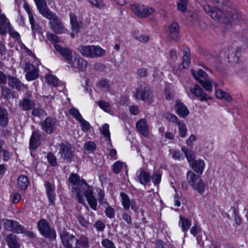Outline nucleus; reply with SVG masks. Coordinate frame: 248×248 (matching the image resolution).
I'll use <instances>...</instances> for the list:
<instances>
[{"instance_id":"f257e3e1","label":"nucleus","mask_w":248,"mask_h":248,"mask_svg":"<svg viewBox=\"0 0 248 248\" xmlns=\"http://www.w3.org/2000/svg\"><path fill=\"white\" fill-rule=\"evenodd\" d=\"M203 9L215 20L224 24L237 23L242 19L241 15L232 7H225L223 12L217 7H211L209 5H204Z\"/></svg>"},{"instance_id":"f03ea898","label":"nucleus","mask_w":248,"mask_h":248,"mask_svg":"<svg viewBox=\"0 0 248 248\" xmlns=\"http://www.w3.org/2000/svg\"><path fill=\"white\" fill-rule=\"evenodd\" d=\"M232 39L234 42L238 43L240 45V46H238L233 44V46L228 49V62L231 65H234L239 61L243 49L241 45L244 44L245 38L240 32H234L232 34Z\"/></svg>"},{"instance_id":"7ed1b4c3","label":"nucleus","mask_w":248,"mask_h":248,"mask_svg":"<svg viewBox=\"0 0 248 248\" xmlns=\"http://www.w3.org/2000/svg\"><path fill=\"white\" fill-rule=\"evenodd\" d=\"M78 50L83 56L91 58L100 57L105 54V51L99 46L81 45Z\"/></svg>"},{"instance_id":"20e7f679","label":"nucleus","mask_w":248,"mask_h":248,"mask_svg":"<svg viewBox=\"0 0 248 248\" xmlns=\"http://www.w3.org/2000/svg\"><path fill=\"white\" fill-rule=\"evenodd\" d=\"M186 178L188 184L200 194H202L205 191V184L200 176L191 171H188L186 173Z\"/></svg>"},{"instance_id":"39448f33","label":"nucleus","mask_w":248,"mask_h":248,"mask_svg":"<svg viewBox=\"0 0 248 248\" xmlns=\"http://www.w3.org/2000/svg\"><path fill=\"white\" fill-rule=\"evenodd\" d=\"M37 226L39 232L43 236L50 240L56 239V231L54 229L51 228L46 220L44 218L40 219L37 222Z\"/></svg>"},{"instance_id":"423d86ee","label":"nucleus","mask_w":248,"mask_h":248,"mask_svg":"<svg viewBox=\"0 0 248 248\" xmlns=\"http://www.w3.org/2000/svg\"><path fill=\"white\" fill-rule=\"evenodd\" d=\"M43 16L49 20L50 28L54 32L59 34L64 32V27L56 14L51 11Z\"/></svg>"},{"instance_id":"0eeeda50","label":"nucleus","mask_w":248,"mask_h":248,"mask_svg":"<svg viewBox=\"0 0 248 248\" xmlns=\"http://www.w3.org/2000/svg\"><path fill=\"white\" fill-rule=\"evenodd\" d=\"M62 242L66 248H80L79 240L72 234L63 231L60 234Z\"/></svg>"},{"instance_id":"6e6552de","label":"nucleus","mask_w":248,"mask_h":248,"mask_svg":"<svg viewBox=\"0 0 248 248\" xmlns=\"http://www.w3.org/2000/svg\"><path fill=\"white\" fill-rule=\"evenodd\" d=\"M135 96L137 99L150 102L153 94L149 87L144 84H140L137 88Z\"/></svg>"},{"instance_id":"1a4fd4ad","label":"nucleus","mask_w":248,"mask_h":248,"mask_svg":"<svg viewBox=\"0 0 248 248\" xmlns=\"http://www.w3.org/2000/svg\"><path fill=\"white\" fill-rule=\"evenodd\" d=\"M131 9L135 15L141 18L148 17L155 12L153 8L138 4H132Z\"/></svg>"},{"instance_id":"9d476101","label":"nucleus","mask_w":248,"mask_h":248,"mask_svg":"<svg viewBox=\"0 0 248 248\" xmlns=\"http://www.w3.org/2000/svg\"><path fill=\"white\" fill-rule=\"evenodd\" d=\"M87 66V61L78 56L75 57L74 60H72L68 65L77 72L84 71L86 70Z\"/></svg>"},{"instance_id":"9b49d317","label":"nucleus","mask_w":248,"mask_h":248,"mask_svg":"<svg viewBox=\"0 0 248 248\" xmlns=\"http://www.w3.org/2000/svg\"><path fill=\"white\" fill-rule=\"evenodd\" d=\"M74 150L69 144L62 143L60 145L59 153L62 158L71 162L73 157Z\"/></svg>"},{"instance_id":"f8f14e48","label":"nucleus","mask_w":248,"mask_h":248,"mask_svg":"<svg viewBox=\"0 0 248 248\" xmlns=\"http://www.w3.org/2000/svg\"><path fill=\"white\" fill-rule=\"evenodd\" d=\"M57 121L56 118L47 117L41 123V128L46 134H52L56 127Z\"/></svg>"},{"instance_id":"ddd939ff","label":"nucleus","mask_w":248,"mask_h":248,"mask_svg":"<svg viewBox=\"0 0 248 248\" xmlns=\"http://www.w3.org/2000/svg\"><path fill=\"white\" fill-rule=\"evenodd\" d=\"M54 46L62 56L64 61L69 64L73 59V51L67 47H62L59 45H55Z\"/></svg>"},{"instance_id":"4468645a","label":"nucleus","mask_w":248,"mask_h":248,"mask_svg":"<svg viewBox=\"0 0 248 248\" xmlns=\"http://www.w3.org/2000/svg\"><path fill=\"white\" fill-rule=\"evenodd\" d=\"M4 224L6 228L12 232L16 233H24L25 232L24 227L16 221L6 219Z\"/></svg>"},{"instance_id":"2eb2a0df","label":"nucleus","mask_w":248,"mask_h":248,"mask_svg":"<svg viewBox=\"0 0 248 248\" xmlns=\"http://www.w3.org/2000/svg\"><path fill=\"white\" fill-rule=\"evenodd\" d=\"M136 174V180L144 186L147 185L151 178L150 173L142 168L140 169Z\"/></svg>"},{"instance_id":"dca6fc26","label":"nucleus","mask_w":248,"mask_h":248,"mask_svg":"<svg viewBox=\"0 0 248 248\" xmlns=\"http://www.w3.org/2000/svg\"><path fill=\"white\" fill-rule=\"evenodd\" d=\"M190 92L201 101H206L210 99L198 84H195L194 87L190 89Z\"/></svg>"},{"instance_id":"f3484780","label":"nucleus","mask_w":248,"mask_h":248,"mask_svg":"<svg viewBox=\"0 0 248 248\" xmlns=\"http://www.w3.org/2000/svg\"><path fill=\"white\" fill-rule=\"evenodd\" d=\"M174 108L177 114L182 118L186 117L189 113L186 107L179 100H176Z\"/></svg>"},{"instance_id":"a211bd4d","label":"nucleus","mask_w":248,"mask_h":248,"mask_svg":"<svg viewBox=\"0 0 248 248\" xmlns=\"http://www.w3.org/2000/svg\"><path fill=\"white\" fill-rule=\"evenodd\" d=\"M84 194L91 208L94 210H96L97 202L96 198L93 195V192L92 189L88 186V189L84 191Z\"/></svg>"},{"instance_id":"6ab92c4d","label":"nucleus","mask_w":248,"mask_h":248,"mask_svg":"<svg viewBox=\"0 0 248 248\" xmlns=\"http://www.w3.org/2000/svg\"><path fill=\"white\" fill-rule=\"evenodd\" d=\"M11 27V25L4 14H0V34L4 35L6 34Z\"/></svg>"},{"instance_id":"aec40b11","label":"nucleus","mask_w":248,"mask_h":248,"mask_svg":"<svg viewBox=\"0 0 248 248\" xmlns=\"http://www.w3.org/2000/svg\"><path fill=\"white\" fill-rule=\"evenodd\" d=\"M70 22L72 25V31L78 34L80 28L83 27L84 24L81 21L77 20V16L73 13L70 14Z\"/></svg>"},{"instance_id":"412c9836","label":"nucleus","mask_w":248,"mask_h":248,"mask_svg":"<svg viewBox=\"0 0 248 248\" xmlns=\"http://www.w3.org/2000/svg\"><path fill=\"white\" fill-rule=\"evenodd\" d=\"M136 128L138 131L144 136H148L149 135L148 126L147 120L145 119H141L136 123Z\"/></svg>"},{"instance_id":"4be33fe9","label":"nucleus","mask_w":248,"mask_h":248,"mask_svg":"<svg viewBox=\"0 0 248 248\" xmlns=\"http://www.w3.org/2000/svg\"><path fill=\"white\" fill-rule=\"evenodd\" d=\"M179 36V26L176 22L172 23L170 26L168 31V39H176Z\"/></svg>"},{"instance_id":"5701e85b","label":"nucleus","mask_w":248,"mask_h":248,"mask_svg":"<svg viewBox=\"0 0 248 248\" xmlns=\"http://www.w3.org/2000/svg\"><path fill=\"white\" fill-rule=\"evenodd\" d=\"M39 13L44 16L51 11L48 8L46 0H34Z\"/></svg>"},{"instance_id":"b1692460","label":"nucleus","mask_w":248,"mask_h":248,"mask_svg":"<svg viewBox=\"0 0 248 248\" xmlns=\"http://www.w3.org/2000/svg\"><path fill=\"white\" fill-rule=\"evenodd\" d=\"M35 101L29 98H24L19 104V106L24 111L32 109L35 106Z\"/></svg>"},{"instance_id":"393cba45","label":"nucleus","mask_w":248,"mask_h":248,"mask_svg":"<svg viewBox=\"0 0 248 248\" xmlns=\"http://www.w3.org/2000/svg\"><path fill=\"white\" fill-rule=\"evenodd\" d=\"M190 166L195 172L197 173L202 174L203 171L204 163L202 160H196L190 163Z\"/></svg>"},{"instance_id":"a878e982","label":"nucleus","mask_w":248,"mask_h":248,"mask_svg":"<svg viewBox=\"0 0 248 248\" xmlns=\"http://www.w3.org/2000/svg\"><path fill=\"white\" fill-rule=\"evenodd\" d=\"M8 122V114L6 109L0 107V125L5 127L7 125Z\"/></svg>"},{"instance_id":"bb28decb","label":"nucleus","mask_w":248,"mask_h":248,"mask_svg":"<svg viewBox=\"0 0 248 248\" xmlns=\"http://www.w3.org/2000/svg\"><path fill=\"white\" fill-rule=\"evenodd\" d=\"M40 134L36 131L32 132L30 140V147L32 149H36L39 145Z\"/></svg>"},{"instance_id":"cd10ccee","label":"nucleus","mask_w":248,"mask_h":248,"mask_svg":"<svg viewBox=\"0 0 248 248\" xmlns=\"http://www.w3.org/2000/svg\"><path fill=\"white\" fill-rule=\"evenodd\" d=\"M8 84L13 88H15L18 91L20 90L23 87V84L18 78L11 76L9 77Z\"/></svg>"},{"instance_id":"c85d7f7f","label":"nucleus","mask_w":248,"mask_h":248,"mask_svg":"<svg viewBox=\"0 0 248 248\" xmlns=\"http://www.w3.org/2000/svg\"><path fill=\"white\" fill-rule=\"evenodd\" d=\"M6 242L10 248H19L16 236L13 234H9L6 239Z\"/></svg>"},{"instance_id":"c756f323","label":"nucleus","mask_w":248,"mask_h":248,"mask_svg":"<svg viewBox=\"0 0 248 248\" xmlns=\"http://www.w3.org/2000/svg\"><path fill=\"white\" fill-rule=\"evenodd\" d=\"M132 34L134 38L142 43H145L149 40V36L148 35L141 34L137 31H134Z\"/></svg>"},{"instance_id":"7c9ffc66","label":"nucleus","mask_w":248,"mask_h":248,"mask_svg":"<svg viewBox=\"0 0 248 248\" xmlns=\"http://www.w3.org/2000/svg\"><path fill=\"white\" fill-rule=\"evenodd\" d=\"M29 184L27 177L25 175H21L17 180L18 186L22 189H25Z\"/></svg>"},{"instance_id":"2f4dec72","label":"nucleus","mask_w":248,"mask_h":248,"mask_svg":"<svg viewBox=\"0 0 248 248\" xmlns=\"http://www.w3.org/2000/svg\"><path fill=\"white\" fill-rule=\"evenodd\" d=\"M120 196L122 198V202L124 208L126 210H128L129 209L131 202L128 196L124 192H121Z\"/></svg>"},{"instance_id":"473e14b6","label":"nucleus","mask_w":248,"mask_h":248,"mask_svg":"<svg viewBox=\"0 0 248 248\" xmlns=\"http://www.w3.org/2000/svg\"><path fill=\"white\" fill-rule=\"evenodd\" d=\"M184 51V54L181 64L183 66V68H186L188 67L190 63V59L189 58V55H188L189 53V49L187 47L185 46Z\"/></svg>"},{"instance_id":"72a5a7b5","label":"nucleus","mask_w":248,"mask_h":248,"mask_svg":"<svg viewBox=\"0 0 248 248\" xmlns=\"http://www.w3.org/2000/svg\"><path fill=\"white\" fill-rule=\"evenodd\" d=\"M182 150L184 152L185 156L189 163H190L192 162L195 158L194 152L192 150L188 148H186L185 147H182Z\"/></svg>"},{"instance_id":"f704fd0d","label":"nucleus","mask_w":248,"mask_h":248,"mask_svg":"<svg viewBox=\"0 0 248 248\" xmlns=\"http://www.w3.org/2000/svg\"><path fill=\"white\" fill-rule=\"evenodd\" d=\"M216 96L218 99H223L228 102H230L232 100L231 97L222 90H217L216 91Z\"/></svg>"},{"instance_id":"c9c22d12","label":"nucleus","mask_w":248,"mask_h":248,"mask_svg":"<svg viewBox=\"0 0 248 248\" xmlns=\"http://www.w3.org/2000/svg\"><path fill=\"white\" fill-rule=\"evenodd\" d=\"M191 73L193 76L197 81L198 79H202V80L208 79L207 74L202 69L199 70L197 73L195 72L193 69H192Z\"/></svg>"},{"instance_id":"e433bc0d","label":"nucleus","mask_w":248,"mask_h":248,"mask_svg":"<svg viewBox=\"0 0 248 248\" xmlns=\"http://www.w3.org/2000/svg\"><path fill=\"white\" fill-rule=\"evenodd\" d=\"M198 81L202 84L206 91L208 92H211L212 91L213 87L211 80H209L208 79H206L205 80L198 79Z\"/></svg>"},{"instance_id":"4c0bfd02","label":"nucleus","mask_w":248,"mask_h":248,"mask_svg":"<svg viewBox=\"0 0 248 248\" xmlns=\"http://www.w3.org/2000/svg\"><path fill=\"white\" fill-rule=\"evenodd\" d=\"M181 222L183 231L185 232L187 231L191 226V221L188 218L183 217H180V222Z\"/></svg>"},{"instance_id":"58836bf2","label":"nucleus","mask_w":248,"mask_h":248,"mask_svg":"<svg viewBox=\"0 0 248 248\" xmlns=\"http://www.w3.org/2000/svg\"><path fill=\"white\" fill-rule=\"evenodd\" d=\"M176 124L178 126L179 136L182 138L185 137L187 132V129L185 124L180 121Z\"/></svg>"},{"instance_id":"ea45409f","label":"nucleus","mask_w":248,"mask_h":248,"mask_svg":"<svg viewBox=\"0 0 248 248\" xmlns=\"http://www.w3.org/2000/svg\"><path fill=\"white\" fill-rule=\"evenodd\" d=\"M31 25V29L32 30L33 35H35V32L41 33L42 29L40 26L37 24L34 17L29 19Z\"/></svg>"},{"instance_id":"a19ab883","label":"nucleus","mask_w":248,"mask_h":248,"mask_svg":"<svg viewBox=\"0 0 248 248\" xmlns=\"http://www.w3.org/2000/svg\"><path fill=\"white\" fill-rule=\"evenodd\" d=\"M39 76L38 71L35 68L31 71H29L26 75V78L28 80H32L36 79Z\"/></svg>"},{"instance_id":"79ce46f5","label":"nucleus","mask_w":248,"mask_h":248,"mask_svg":"<svg viewBox=\"0 0 248 248\" xmlns=\"http://www.w3.org/2000/svg\"><path fill=\"white\" fill-rule=\"evenodd\" d=\"M31 114L34 117H41L44 115H46V112L45 110L40 108H34L32 109Z\"/></svg>"},{"instance_id":"37998d69","label":"nucleus","mask_w":248,"mask_h":248,"mask_svg":"<svg viewBox=\"0 0 248 248\" xmlns=\"http://www.w3.org/2000/svg\"><path fill=\"white\" fill-rule=\"evenodd\" d=\"M73 190H74L76 192V196L78 198L79 203L84 204L85 201L83 199L82 191L80 189L77 187H74L73 188Z\"/></svg>"},{"instance_id":"c03bdc74","label":"nucleus","mask_w":248,"mask_h":248,"mask_svg":"<svg viewBox=\"0 0 248 248\" xmlns=\"http://www.w3.org/2000/svg\"><path fill=\"white\" fill-rule=\"evenodd\" d=\"M68 180L73 185L75 186L79 183L80 177L78 174L72 173L70 175Z\"/></svg>"},{"instance_id":"a18cd8bd","label":"nucleus","mask_w":248,"mask_h":248,"mask_svg":"<svg viewBox=\"0 0 248 248\" xmlns=\"http://www.w3.org/2000/svg\"><path fill=\"white\" fill-rule=\"evenodd\" d=\"M187 0H179L177 3L178 10L182 12H185L187 9Z\"/></svg>"},{"instance_id":"49530a36","label":"nucleus","mask_w":248,"mask_h":248,"mask_svg":"<svg viewBox=\"0 0 248 248\" xmlns=\"http://www.w3.org/2000/svg\"><path fill=\"white\" fill-rule=\"evenodd\" d=\"M151 179H152L154 184L157 185L159 184L161 181V174L158 171H156L154 172Z\"/></svg>"},{"instance_id":"de8ad7c7","label":"nucleus","mask_w":248,"mask_h":248,"mask_svg":"<svg viewBox=\"0 0 248 248\" xmlns=\"http://www.w3.org/2000/svg\"><path fill=\"white\" fill-rule=\"evenodd\" d=\"M47 82L49 85L56 87L58 85V79L53 75H49L46 77Z\"/></svg>"},{"instance_id":"09e8293b","label":"nucleus","mask_w":248,"mask_h":248,"mask_svg":"<svg viewBox=\"0 0 248 248\" xmlns=\"http://www.w3.org/2000/svg\"><path fill=\"white\" fill-rule=\"evenodd\" d=\"M78 122L80 124L81 130L83 132H87L91 127V125L89 122L85 121L83 118L81 119Z\"/></svg>"},{"instance_id":"8fccbe9b","label":"nucleus","mask_w":248,"mask_h":248,"mask_svg":"<svg viewBox=\"0 0 248 248\" xmlns=\"http://www.w3.org/2000/svg\"><path fill=\"white\" fill-rule=\"evenodd\" d=\"M164 117L167 120L174 123L177 124L179 120L174 114L170 113H166L163 115Z\"/></svg>"},{"instance_id":"3c124183","label":"nucleus","mask_w":248,"mask_h":248,"mask_svg":"<svg viewBox=\"0 0 248 248\" xmlns=\"http://www.w3.org/2000/svg\"><path fill=\"white\" fill-rule=\"evenodd\" d=\"M96 148V144L93 141H89L84 144V148L89 152H93Z\"/></svg>"},{"instance_id":"603ef678","label":"nucleus","mask_w":248,"mask_h":248,"mask_svg":"<svg viewBox=\"0 0 248 248\" xmlns=\"http://www.w3.org/2000/svg\"><path fill=\"white\" fill-rule=\"evenodd\" d=\"M124 165V163L121 161H118L116 162L113 165V171L115 174H118L123 167V166Z\"/></svg>"},{"instance_id":"864d4df0","label":"nucleus","mask_w":248,"mask_h":248,"mask_svg":"<svg viewBox=\"0 0 248 248\" xmlns=\"http://www.w3.org/2000/svg\"><path fill=\"white\" fill-rule=\"evenodd\" d=\"M97 104L101 109L104 110L106 112H108L110 111V105L108 103L100 100L97 102Z\"/></svg>"},{"instance_id":"5fc2aeb1","label":"nucleus","mask_w":248,"mask_h":248,"mask_svg":"<svg viewBox=\"0 0 248 248\" xmlns=\"http://www.w3.org/2000/svg\"><path fill=\"white\" fill-rule=\"evenodd\" d=\"M47 158L48 162L52 166L54 167L57 165V158L53 153H48Z\"/></svg>"},{"instance_id":"6e6d98bb","label":"nucleus","mask_w":248,"mask_h":248,"mask_svg":"<svg viewBox=\"0 0 248 248\" xmlns=\"http://www.w3.org/2000/svg\"><path fill=\"white\" fill-rule=\"evenodd\" d=\"M100 132L105 137L110 139V132L109 131V125L107 124H104L100 128Z\"/></svg>"},{"instance_id":"4d7b16f0","label":"nucleus","mask_w":248,"mask_h":248,"mask_svg":"<svg viewBox=\"0 0 248 248\" xmlns=\"http://www.w3.org/2000/svg\"><path fill=\"white\" fill-rule=\"evenodd\" d=\"M105 248H116L113 242L108 239H104L101 242Z\"/></svg>"},{"instance_id":"13d9d810","label":"nucleus","mask_w":248,"mask_h":248,"mask_svg":"<svg viewBox=\"0 0 248 248\" xmlns=\"http://www.w3.org/2000/svg\"><path fill=\"white\" fill-rule=\"evenodd\" d=\"M69 113L78 121L82 118V117L79 112V111L76 108H73L70 109Z\"/></svg>"},{"instance_id":"bf43d9fd","label":"nucleus","mask_w":248,"mask_h":248,"mask_svg":"<svg viewBox=\"0 0 248 248\" xmlns=\"http://www.w3.org/2000/svg\"><path fill=\"white\" fill-rule=\"evenodd\" d=\"M46 36L47 39L54 45H56V43L60 41L58 36L52 33H47Z\"/></svg>"},{"instance_id":"052dcab7","label":"nucleus","mask_w":248,"mask_h":248,"mask_svg":"<svg viewBox=\"0 0 248 248\" xmlns=\"http://www.w3.org/2000/svg\"><path fill=\"white\" fill-rule=\"evenodd\" d=\"M1 92L2 95L7 98H14V97L11 90L7 87L2 88Z\"/></svg>"},{"instance_id":"680f3d73","label":"nucleus","mask_w":248,"mask_h":248,"mask_svg":"<svg viewBox=\"0 0 248 248\" xmlns=\"http://www.w3.org/2000/svg\"><path fill=\"white\" fill-rule=\"evenodd\" d=\"M105 213L106 215L109 218H112L114 217L115 211L114 209L110 206L107 207L105 210Z\"/></svg>"},{"instance_id":"e2e57ef3","label":"nucleus","mask_w":248,"mask_h":248,"mask_svg":"<svg viewBox=\"0 0 248 248\" xmlns=\"http://www.w3.org/2000/svg\"><path fill=\"white\" fill-rule=\"evenodd\" d=\"M79 242L83 248H88L89 247V241L87 237L84 236H81Z\"/></svg>"},{"instance_id":"0e129e2a","label":"nucleus","mask_w":248,"mask_h":248,"mask_svg":"<svg viewBox=\"0 0 248 248\" xmlns=\"http://www.w3.org/2000/svg\"><path fill=\"white\" fill-rule=\"evenodd\" d=\"M89 1L92 5L98 8H102L104 6V3L102 0H89Z\"/></svg>"},{"instance_id":"69168bd1","label":"nucleus","mask_w":248,"mask_h":248,"mask_svg":"<svg viewBox=\"0 0 248 248\" xmlns=\"http://www.w3.org/2000/svg\"><path fill=\"white\" fill-rule=\"evenodd\" d=\"M46 193L55 192V187L51 183L46 181L45 184Z\"/></svg>"},{"instance_id":"338daca9","label":"nucleus","mask_w":248,"mask_h":248,"mask_svg":"<svg viewBox=\"0 0 248 248\" xmlns=\"http://www.w3.org/2000/svg\"><path fill=\"white\" fill-rule=\"evenodd\" d=\"M148 70L146 68H140L137 70V74L140 77H145L148 74Z\"/></svg>"},{"instance_id":"774afa93","label":"nucleus","mask_w":248,"mask_h":248,"mask_svg":"<svg viewBox=\"0 0 248 248\" xmlns=\"http://www.w3.org/2000/svg\"><path fill=\"white\" fill-rule=\"evenodd\" d=\"M122 218L127 224L130 225L132 223V218L131 216L126 213L122 214Z\"/></svg>"}]
</instances>
